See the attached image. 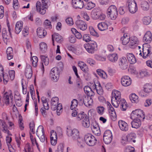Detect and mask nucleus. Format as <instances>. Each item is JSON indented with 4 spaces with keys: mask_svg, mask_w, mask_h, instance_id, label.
I'll return each instance as SVG.
<instances>
[{
    "mask_svg": "<svg viewBox=\"0 0 152 152\" xmlns=\"http://www.w3.org/2000/svg\"><path fill=\"white\" fill-rule=\"evenodd\" d=\"M131 115L135 118L131 123L132 127L136 129L138 128L141 125V121L143 120L145 118L144 113L142 110H136L132 111Z\"/></svg>",
    "mask_w": 152,
    "mask_h": 152,
    "instance_id": "f257e3e1",
    "label": "nucleus"
},
{
    "mask_svg": "<svg viewBox=\"0 0 152 152\" xmlns=\"http://www.w3.org/2000/svg\"><path fill=\"white\" fill-rule=\"evenodd\" d=\"M42 4L40 1L37 2L36 5L37 10L42 15L46 12L45 9L48 7V0H42Z\"/></svg>",
    "mask_w": 152,
    "mask_h": 152,
    "instance_id": "f03ea898",
    "label": "nucleus"
},
{
    "mask_svg": "<svg viewBox=\"0 0 152 152\" xmlns=\"http://www.w3.org/2000/svg\"><path fill=\"white\" fill-rule=\"evenodd\" d=\"M91 18L94 20L99 19L103 20L105 19V15L102 13L100 10L97 8L94 9L91 13Z\"/></svg>",
    "mask_w": 152,
    "mask_h": 152,
    "instance_id": "7ed1b4c3",
    "label": "nucleus"
},
{
    "mask_svg": "<svg viewBox=\"0 0 152 152\" xmlns=\"http://www.w3.org/2000/svg\"><path fill=\"white\" fill-rule=\"evenodd\" d=\"M117 9L114 5L110 6L107 10V14L111 19H115L118 15Z\"/></svg>",
    "mask_w": 152,
    "mask_h": 152,
    "instance_id": "20e7f679",
    "label": "nucleus"
},
{
    "mask_svg": "<svg viewBox=\"0 0 152 152\" xmlns=\"http://www.w3.org/2000/svg\"><path fill=\"white\" fill-rule=\"evenodd\" d=\"M84 47L88 53H93L96 50L97 45L95 42L91 41L88 44H84Z\"/></svg>",
    "mask_w": 152,
    "mask_h": 152,
    "instance_id": "39448f33",
    "label": "nucleus"
},
{
    "mask_svg": "<svg viewBox=\"0 0 152 152\" xmlns=\"http://www.w3.org/2000/svg\"><path fill=\"white\" fill-rule=\"evenodd\" d=\"M84 139L86 143L90 146L94 145L96 141V140L94 136L90 134H86Z\"/></svg>",
    "mask_w": 152,
    "mask_h": 152,
    "instance_id": "423d86ee",
    "label": "nucleus"
},
{
    "mask_svg": "<svg viewBox=\"0 0 152 152\" xmlns=\"http://www.w3.org/2000/svg\"><path fill=\"white\" fill-rule=\"evenodd\" d=\"M128 7L129 12L132 13H134L137 11V4L134 0H128L127 1Z\"/></svg>",
    "mask_w": 152,
    "mask_h": 152,
    "instance_id": "0eeeda50",
    "label": "nucleus"
},
{
    "mask_svg": "<svg viewBox=\"0 0 152 152\" xmlns=\"http://www.w3.org/2000/svg\"><path fill=\"white\" fill-rule=\"evenodd\" d=\"M50 75L53 80L54 82H57L59 77V72L58 68L55 67L52 69Z\"/></svg>",
    "mask_w": 152,
    "mask_h": 152,
    "instance_id": "6e6552de",
    "label": "nucleus"
},
{
    "mask_svg": "<svg viewBox=\"0 0 152 152\" xmlns=\"http://www.w3.org/2000/svg\"><path fill=\"white\" fill-rule=\"evenodd\" d=\"M67 134L69 136H71L73 140H79L80 139L79 136V132L76 129L72 130H68L67 131Z\"/></svg>",
    "mask_w": 152,
    "mask_h": 152,
    "instance_id": "1a4fd4ad",
    "label": "nucleus"
},
{
    "mask_svg": "<svg viewBox=\"0 0 152 152\" xmlns=\"http://www.w3.org/2000/svg\"><path fill=\"white\" fill-rule=\"evenodd\" d=\"M91 128L92 132L97 136H99L101 132L98 124L97 122L95 121L91 124Z\"/></svg>",
    "mask_w": 152,
    "mask_h": 152,
    "instance_id": "9d476101",
    "label": "nucleus"
},
{
    "mask_svg": "<svg viewBox=\"0 0 152 152\" xmlns=\"http://www.w3.org/2000/svg\"><path fill=\"white\" fill-rule=\"evenodd\" d=\"M83 0H72V4L74 8L76 9L79 8L81 9L82 8L84 5V3L83 1ZM86 2L88 1V0H84Z\"/></svg>",
    "mask_w": 152,
    "mask_h": 152,
    "instance_id": "9b49d317",
    "label": "nucleus"
},
{
    "mask_svg": "<svg viewBox=\"0 0 152 152\" xmlns=\"http://www.w3.org/2000/svg\"><path fill=\"white\" fill-rule=\"evenodd\" d=\"M77 27L80 30L84 31L87 28V25L83 21L79 20H77L75 23Z\"/></svg>",
    "mask_w": 152,
    "mask_h": 152,
    "instance_id": "f8f14e48",
    "label": "nucleus"
},
{
    "mask_svg": "<svg viewBox=\"0 0 152 152\" xmlns=\"http://www.w3.org/2000/svg\"><path fill=\"white\" fill-rule=\"evenodd\" d=\"M121 83L122 86H128L131 83V80L129 77L125 76L123 77L121 79Z\"/></svg>",
    "mask_w": 152,
    "mask_h": 152,
    "instance_id": "ddd939ff",
    "label": "nucleus"
},
{
    "mask_svg": "<svg viewBox=\"0 0 152 152\" xmlns=\"http://www.w3.org/2000/svg\"><path fill=\"white\" fill-rule=\"evenodd\" d=\"M83 102L86 107H88L92 105L93 100L91 96H83Z\"/></svg>",
    "mask_w": 152,
    "mask_h": 152,
    "instance_id": "4468645a",
    "label": "nucleus"
},
{
    "mask_svg": "<svg viewBox=\"0 0 152 152\" xmlns=\"http://www.w3.org/2000/svg\"><path fill=\"white\" fill-rule=\"evenodd\" d=\"M118 125L120 129L124 131H126L128 129V126L127 124L122 120H120L118 122Z\"/></svg>",
    "mask_w": 152,
    "mask_h": 152,
    "instance_id": "2eb2a0df",
    "label": "nucleus"
},
{
    "mask_svg": "<svg viewBox=\"0 0 152 152\" xmlns=\"http://www.w3.org/2000/svg\"><path fill=\"white\" fill-rule=\"evenodd\" d=\"M119 65L120 68L122 69H125L127 68L128 62L125 58L121 59Z\"/></svg>",
    "mask_w": 152,
    "mask_h": 152,
    "instance_id": "dca6fc26",
    "label": "nucleus"
},
{
    "mask_svg": "<svg viewBox=\"0 0 152 152\" xmlns=\"http://www.w3.org/2000/svg\"><path fill=\"white\" fill-rule=\"evenodd\" d=\"M25 75L26 77L28 79L31 78L32 75V70L31 66H27L25 70Z\"/></svg>",
    "mask_w": 152,
    "mask_h": 152,
    "instance_id": "f3484780",
    "label": "nucleus"
},
{
    "mask_svg": "<svg viewBox=\"0 0 152 152\" xmlns=\"http://www.w3.org/2000/svg\"><path fill=\"white\" fill-rule=\"evenodd\" d=\"M23 22L20 21L18 22L16 24L15 28V32L18 34L21 31L23 26Z\"/></svg>",
    "mask_w": 152,
    "mask_h": 152,
    "instance_id": "a211bd4d",
    "label": "nucleus"
},
{
    "mask_svg": "<svg viewBox=\"0 0 152 152\" xmlns=\"http://www.w3.org/2000/svg\"><path fill=\"white\" fill-rule=\"evenodd\" d=\"M39 128H40L42 129V132L41 133V136L40 137H39V134H37L38 132V129L37 130L36 133L37 136L39 138L40 141L42 142H45V138L44 136V130L43 128V127L42 126L40 125L38 128V129Z\"/></svg>",
    "mask_w": 152,
    "mask_h": 152,
    "instance_id": "6ab92c4d",
    "label": "nucleus"
},
{
    "mask_svg": "<svg viewBox=\"0 0 152 152\" xmlns=\"http://www.w3.org/2000/svg\"><path fill=\"white\" fill-rule=\"evenodd\" d=\"M143 40L146 42H150L152 40V38L151 34L150 31L146 32L143 38Z\"/></svg>",
    "mask_w": 152,
    "mask_h": 152,
    "instance_id": "aec40b11",
    "label": "nucleus"
},
{
    "mask_svg": "<svg viewBox=\"0 0 152 152\" xmlns=\"http://www.w3.org/2000/svg\"><path fill=\"white\" fill-rule=\"evenodd\" d=\"M84 90L85 93L89 96H94V93L91 88L88 86H86L84 87Z\"/></svg>",
    "mask_w": 152,
    "mask_h": 152,
    "instance_id": "412c9836",
    "label": "nucleus"
},
{
    "mask_svg": "<svg viewBox=\"0 0 152 152\" xmlns=\"http://www.w3.org/2000/svg\"><path fill=\"white\" fill-rule=\"evenodd\" d=\"M142 50L143 54L142 57L144 58H145L149 56V55L151 52V50H150L149 47L145 48L143 46Z\"/></svg>",
    "mask_w": 152,
    "mask_h": 152,
    "instance_id": "4be33fe9",
    "label": "nucleus"
},
{
    "mask_svg": "<svg viewBox=\"0 0 152 152\" xmlns=\"http://www.w3.org/2000/svg\"><path fill=\"white\" fill-rule=\"evenodd\" d=\"M93 87L94 90L95 89L96 90L97 93L101 95L103 94V91L99 83V85L97 87L96 86V84L94 83L93 85Z\"/></svg>",
    "mask_w": 152,
    "mask_h": 152,
    "instance_id": "5701e85b",
    "label": "nucleus"
},
{
    "mask_svg": "<svg viewBox=\"0 0 152 152\" xmlns=\"http://www.w3.org/2000/svg\"><path fill=\"white\" fill-rule=\"evenodd\" d=\"M127 58L131 64H134L136 62L134 56L132 53H128L127 54Z\"/></svg>",
    "mask_w": 152,
    "mask_h": 152,
    "instance_id": "b1692460",
    "label": "nucleus"
},
{
    "mask_svg": "<svg viewBox=\"0 0 152 152\" xmlns=\"http://www.w3.org/2000/svg\"><path fill=\"white\" fill-rule=\"evenodd\" d=\"M138 42V41L137 40V37H134L133 38H131L129 45L132 47V48H135L137 47Z\"/></svg>",
    "mask_w": 152,
    "mask_h": 152,
    "instance_id": "393cba45",
    "label": "nucleus"
},
{
    "mask_svg": "<svg viewBox=\"0 0 152 152\" xmlns=\"http://www.w3.org/2000/svg\"><path fill=\"white\" fill-rule=\"evenodd\" d=\"M37 33L39 38H43L46 35L47 32L44 29L38 28L37 30Z\"/></svg>",
    "mask_w": 152,
    "mask_h": 152,
    "instance_id": "a878e982",
    "label": "nucleus"
},
{
    "mask_svg": "<svg viewBox=\"0 0 152 152\" xmlns=\"http://www.w3.org/2000/svg\"><path fill=\"white\" fill-rule=\"evenodd\" d=\"M136 134L134 133H131L128 134L126 137V139L128 141L133 142H135L136 141L134 139L135 138Z\"/></svg>",
    "mask_w": 152,
    "mask_h": 152,
    "instance_id": "bb28decb",
    "label": "nucleus"
},
{
    "mask_svg": "<svg viewBox=\"0 0 152 152\" xmlns=\"http://www.w3.org/2000/svg\"><path fill=\"white\" fill-rule=\"evenodd\" d=\"M98 29L101 31H103L107 29L108 26L105 22H101L98 25Z\"/></svg>",
    "mask_w": 152,
    "mask_h": 152,
    "instance_id": "cd10ccee",
    "label": "nucleus"
},
{
    "mask_svg": "<svg viewBox=\"0 0 152 152\" xmlns=\"http://www.w3.org/2000/svg\"><path fill=\"white\" fill-rule=\"evenodd\" d=\"M108 58L110 61L112 62H114L117 60L118 56L117 54L114 53L108 55Z\"/></svg>",
    "mask_w": 152,
    "mask_h": 152,
    "instance_id": "c85d7f7f",
    "label": "nucleus"
},
{
    "mask_svg": "<svg viewBox=\"0 0 152 152\" xmlns=\"http://www.w3.org/2000/svg\"><path fill=\"white\" fill-rule=\"evenodd\" d=\"M6 53L8 60H10L13 58V54L12 49L11 47H8L7 49Z\"/></svg>",
    "mask_w": 152,
    "mask_h": 152,
    "instance_id": "c756f323",
    "label": "nucleus"
},
{
    "mask_svg": "<svg viewBox=\"0 0 152 152\" xmlns=\"http://www.w3.org/2000/svg\"><path fill=\"white\" fill-rule=\"evenodd\" d=\"M121 40L122 41V43L124 45H126L129 41V37L126 34H124V36L122 37Z\"/></svg>",
    "mask_w": 152,
    "mask_h": 152,
    "instance_id": "7c9ffc66",
    "label": "nucleus"
},
{
    "mask_svg": "<svg viewBox=\"0 0 152 152\" xmlns=\"http://www.w3.org/2000/svg\"><path fill=\"white\" fill-rule=\"evenodd\" d=\"M129 99L132 103H137L139 101L138 96L135 94H132L129 96Z\"/></svg>",
    "mask_w": 152,
    "mask_h": 152,
    "instance_id": "2f4dec72",
    "label": "nucleus"
},
{
    "mask_svg": "<svg viewBox=\"0 0 152 152\" xmlns=\"http://www.w3.org/2000/svg\"><path fill=\"white\" fill-rule=\"evenodd\" d=\"M141 7L143 10L147 11L149 9V5L147 2L143 1L141 4Z\"/></svg>",
    "mask_w": 152,
    "mask_h": 152,
    "instance_id": "473e14b6",
    "label": "nucleus"
},
{
    "mask_svg": "<svg viewBox=\"0 0 152 152\" xmlns=\"http://www.w3.org/2000/svg\"><path fill=\"white\" fill-rule=\"evenodd\" d=\"M78 65L81 70L83 72H87L88 71V69L87 66L84 63L82 62L81 63H78Z\"/></svg>",
    "mask_w": 152,
    "mask_h": 152,
    "instance_id": "72a5a7b5",
    "label": "nucleus"
},
{
    "mask_svg": "<svg viewBox=\"0 0 152 152\" xmlns=\"http://www.w3.org/2000/svg\"><path fill=\"white\" fill-rule=\"evenodd\" d=\"M82 123L83 126L88 128L90 125L89 117L87 116L82 121Z\"/></svg>",
    "mask_w": 152,
    "mask_h": 152,
    "instance_id": "f704fd0d",
    "label": "nucleus"
},
{
    "mask_svg": "<svg viewBox=\"0 0 152 152\" xmlns=\"http://www.w3.org/2000/svg\"><path fill=\"white\" fill-rule=\"evenodd\" d=\"M144 91L147 93H149L152 91V85L146 84L144 86Z\"/></svg>",
    "mask_w": 152,
    "mask_h": 152,
    "instance_id": "c9c22d12",
    "label": "nucleus"
},
{
    "mask_svg": "<svg viewBox=\"0 0 152 152\" xmlns=\"http://www.w3.org/2000/svg\"><path fill=\"white\" fill-rule=\"evenodd\" d=\"M72 33L75 35V37L78 39H80L82 37V35L77 30L74 28L71 29Z\"/></svg>",
    "mask_w": 152,
    "mask_h": 152,
    "instance_id": "e433bc0d",
    "label": "nucleus"
},
{
    "mask_svg": "<svg viewBox=\"0 0 152 152\" xmlns=\"http://www.w3.org/2000/svg\"><path fill=\"white\" fill-rule=\"evenodd\" d=\"M113 96L114 95L115 100H118L121 101V93L119 91H115L112 92Z\"/></svg>",
    "mask_w": 152,
    "mask_h": 152,
    "instance_id": "4c0bfd02",
    "label": "nucleus"
},
{
    "mask_svg": "<svg viewBox=\"0 0 152 152\" xmlns=\"http://www.w3.org/2000/svg\"><path fill=\"white\" fill-rule=\"evenodd\" d=\"M53 35V37L56 41L58 42H61L63 40L62 37L58 34L55 33Z\"/></svg>",
    "mask_w": 152,
    "mask_h": 152,
    "instance_id": "58836bf2",
    "label": "nucleus"
},
{
    "mask_svg": "<svg viewBox=\"0 0 152 152\" xmlns=\"http://www.w3.org/2000/svg\"><path fill=\"white\" fill-rule=\"evenodd\" d=\"M97 74L102 77L106 78L107 76L106 73L101 69H98L96 71Z\"/></svg>",
    "mask_w": 152,
    "mask_h": 152,
    "instance_id": "ea45409f",
    "label": "nucleus"
},
{
    "mask_svg": "<svg viewBox=\"0 0 152 152\" xmlns=\"http://www.w3.org/2000/svg\"><path fill=\"white\" fill-rule=\"evenodd\" d=\"M7 92L5 93L3 96V102L7 105L9 104V95L7 94Z\"/></svg>",
    "mask_w": 152,
    "mask_h": 152,
    "instance_id": "a19ab883",
    "label": "nucleus"
},
{
    "mask_svg": "<svg viewBox=\"0 0 152 152\" xmlns=\"http://www.w3.org/2000/svg\"><path fill=\"white\" fill-rule=\"evenodd\" d=\"M121 103L120 104L121 105V108L123 111L126 110L127 108L126 103L125 99H123L120 101Z\"/></svg>",
    "mask_w": 152,
    "mask_h": 152,
    "instance_id": "79ce46f5",
    "label": "nucleus"
},
{
    "mask_svg": "<svg viewBox=\"0 0 152 152\" xmlns=\"http://www.w3.org/2000/svg\"><path fill=\"white\" fill-rule=\"evenodd\" d=\"M143 23L144 24L147 25L149 24L151 21V18L149 16L145 17L143 18Z\"/></svg>",
    "mask_w": 152,
    "mask_h": 152,
    "instance_id": "37998d69",
    "label": "nucleus"
},
{
    "mask_svg": "<svg viewBox=\"0 0 152 152\" xmlns=\"http://www.w3.org/2000/svg\"><path fill=\"white\" fill-rule=\"evenodd\" d=\"M87 115L86 114H85L84 112H81L80 113H78L77 116V119L78 120L80 121L82 119H84Z\"/></svg>",
    "mask_w": 152,
    "mask_h": 152,
    "instance_id": "c03bdc74",
    "label": "nucleus"
},
{
    "mask_svg": "<svg viewBox=\"0 0 152 152\" xmlns=\"http://www.w3.org/2000/svg\"><path fill=\"white\" fill-rule=\"evenodd\" d=\"M41 58L42 62H43L45 65H48L49 62V58L44 56H41Z\"/></svg>",
    "mask_w": 152,
    "mask_h": 152,
    "instance_id": "a18cd8bd",
    "label": "nucleus"
},
{
    "mask_svg": "<svg viewBox=\"0 0 152 152\" xmlns=\"http://www.w3.org/2000/svg\"><path fill=\"white\" fill-rule=\"evenodd\" d=\"M78 104L77 101L76 99H73L71 102V104L70 108L72 110L75 109L77 106Z\"/></svg>",
    "mask_w": 152,
    "mask_h": 152,
    "instance_id": "49530a36",
    "label": "nucleus"
},
{
    "mask_svg": "<svg viewBox=\"0 0 152 152\" xmlns=\"http://www.w3.org/2000/svg\"><path fill=\"white\" fill-rule=\"evenodd\" d=\"M39 46L40 50L43 52H45L47 48L46 44L44 42H42L40 44Z\"/></svg>",
    "mask_w": 152,
    "mask_h": 152,
    "instance_id": "de8ad7c7",
    "label": "nucleus"
},
{
    "mask_svg": "<svg viewBox=\"0 0 152 152\" xmlns=\"http://www.w3.org/2000/svg\"><path fill=\"white\" fill-rule=\"evenodd\" d=\"M58 98L57 97H54L52 98L51 100V105H57L58 104Z\"/></svg>",
    "mask_w": 152,
    "mask_h": 152,
    "instance_id": "09e8293b",
    "label": "nucleus"
},
{
    "mask_svg": "<svg viewBox=\"0 0 152 152\" xmlns=\"http://www.w3.org/2000/svg\"><path fill=\"white\" fill-rule=\"evenodd\" d=\"M112 140V137H103V140L106 144H110Z\"/></svg>",
    "mask_w": 152,
    "mask_h": 152,
    "instance_id": "8fccbe9b",
    "label": "nucleus"
},
{
    "mask_svg": "<svg viewBox=\"0 0 152 152\" xmlns=\"http://www.w3.org/2000/svg\"><path fill=\"white\" fill-rule=\"evenodd\" d=\"M50 138L53 139H55V140L57 139V134L53 130H52L51 131Z\"/></svg>",
    "mask_w": 152,
    "mask_h": 152,
    "instance_id": "3c124183",
    "label": "nucleus"
},
{
    "mask_svg": "<svg viewBox=\"0 0 152 152\" xmlns=\"http://www.w3.org/2000/svg\"><path fill=\"white\" fill-rule=\"evenodd\" d=\"M83 39L84 41L86 42H91V39L89 36V35L88 34H85L83 36Z\"/></svg>",
    "mask_w": 152,
    "mask_h": 152,
    "instance_id": "603ef678",
    "label": "nucleus"
},
{
    "mask_svg": "<svg viewBox=\"0 0 152 152\" xmlns=\"http://www.w3.org/2000/svg\"><path fill=\"white\" fill-rule=\"evenodd\" d=\"M32 60L33 66L34 67H36L37 63L38 61L37 57L36 56H33L32 58Z\"/></svg>",
    "mask_w": 152,
    "mask_h": 152,
    "instance_id": "864d4df0",
    "label": "nucleus"
},
{
    "mask_svg": "<svg viewBox=\"0 0 152 152\" xmlns=\"http://www.w3.org/2000/svg\"><path fill=\"white\" fill-rule=\"evenodd\" d=\"M2 76L4 82L5 84H7L9 80V77L7 74L6 73L4 74L2 72Z\"/></svg>",
    "mask_w": 152,
    "mask_h": 152,
    "instance_id": "5fc2aeb1",
    "label": "nucleus"
},
{
    "mask_svg": "<svg viewBox=\"0 0 152 152\" xmlns=\"http://www.w3.org/2000/svg\"><path fill=\"white\" fill-rule=\"evenodd\" d=\"M13 7L15 10L17 9L19 7L18 0H13Z\"/></svg>",
    "mask_w": 152,
    "mask_h": 152,
    "instance_id": "6e6d98bb",
    "label": "nucleus"
},
{
    "mask_svg": "<svg viewBox=\"0 0 152 152\" xmlns=\"http://www.w3.org/2000/svg\"><path fill=\"white\" fill-rule=\"evenodd\" d=\"M110 117L111 119L114 121H115L116 119V115L115 111H113V112H111L109 111Z\"/></svg>",
    "mask_w": 152,
    "mask_h": 152,
    "instance_id": "4d7b16f0",
    "label": "nucleus"
},
{
    "mask_svg": "<svg viewBox=\"0 0 152 152\" xmlns=\"http://www.w3.org/2000/svg\"><path fill=\"white\" fill-rule=\"evenodd\" d=\"M90 33L91 35L96 36V37H98L99 35L97 32L95 30V29L92 27L90 28Z\"/></svg>",
    "mask_w": 152,
    "mask_h": 152,
    "instance_id": "13d9d810",
    "label": "nucleus"
},
{
    "mask_svg": "<svg viewBox=\"0 0 152 152\" xmlns=\"http://www.w3.org/2000/svg\"><path fill=\"white\" fill-rule=\"evenodd\" d=\"M140 75L141 77L143 78L145 77H147L149 76L148 72L146 71H142L140 72Z\"/></svg>",
    "mask_w": 152,
    "mask_h": 152,
    "instance_id": "bf43d9fd",
    "label": "nucleus"
},
{
    "mask_svg": "<svg viewBox=\"0 0 152 152\" xmlns=\"http://www.w3.org/2000/svg\"><path fill=\"white\" fill-rule=\"evenodd\" d=\"M63 145L62 144L60 143L58 146L57 150L55 152H63Z\"/></svg>",
    "mask_w": 152,
    "mask_h": 152,
    "instance_id": "052dcab7",
    "label": "nucleus"
},
{
    "mask_svg": "<svg viewBox=\"0 0 152 152\" xmlns=\"http://www.w3.org/2000/svg\"><path fill=\"white\" fill-rule=\"evenodd\" d=\"M66 23L70 26L74 24L73 19L71 18H68L66 20Z\"/></svg>",
    "mask_w": 152,
    "mask_h": 152,
    "instance_id": "680f3d73",
    "label": "nucleus"
},
{
    "mask_svg": "<svg viewBox=\"0 0 152 152\" xmlns=\"http://www.w3.org/2000/svg\"><path fill=\"white\" fill-rule=\"evenodd\" d=\"M112 137V134L111 132L109 130L105 131L103 135V137Z\"/></svg>",
    "mask_w": 152,
    "mask_h": 152,
    "instance_id": "e2e57ef3",
    "label": "nucleus"
},
{
    "mask_svg": "<svg viewBox=\"0 0 152 152\" xmlns=\"http://www.w3.org/2000/svg\"><path fill=\"white\" fill-rule=\"evenodd\" d=\"M152 103V101L151 99H148L145 100L144 103V105L145 106L148 107Z\"/></svg>",
    "mask_w": 152,
    "mask_h": 152,
    "instance_id": "0e129e2a",
    "label": "nucleus"
},
{
    "mask_svg": "<svg viewBox=\"0 0 152 152\" xmlns=\"http://www.w3.org/2000/svg\"><path fill=\"white\" fill-rule=\"evenodd\" d=\"M10 77L12 80H13L15 77V71L13 70H10L9 72Z\"/></svg>",
    "mask_w": 152,
    "mask_h": 152,
    "instance_id": "69168bd1",
    "label": "nucleus"
},
{
    "mask_svg": "<svg viewBox=\"0 0 152 152\" xmlns=\"http://www.w3.org/2000/svg\"><path fill=\"white\" fill-rule=\"evenodd\" d=\"M44 25L45 27L48 26L49 28H51L52 26L51 24V22L48 19L45 20Z\"/></svg>",
    "mask_w": 152,
    "mask_h": 152,
    "instance_id": "338daca9",
    "label": "nucleus"
},
{
    "mask_svg": "<svg viewBox=\"0 0 152 152\" xmlns=\"http://www.w3.org/2000/svg\"><path fill=\"white\" fill-rule=\"evenodd\" d=\"M87 62L91 65L92 66H93L96 63V62L94 60L90 58L87 59Z\"/></svg>",
    "mask_w": 152,
    "mask_h": 152,
    "instance_id": "774afa93",
    "label": "nucleus"
}]
</instances>
